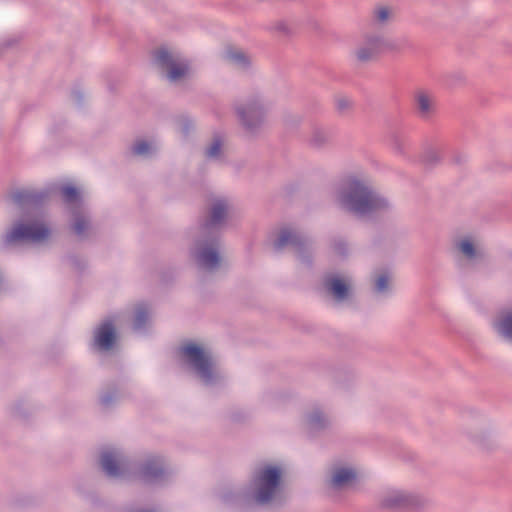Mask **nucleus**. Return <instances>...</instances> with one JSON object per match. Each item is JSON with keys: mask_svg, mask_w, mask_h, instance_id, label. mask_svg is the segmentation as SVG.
Segmentation results:
<instances>
[{"mask_svg": "<svg viewBox=\"0 0 512 512\" xmlns=\"http://www.w3.org/2000/svg\"><path fill=\"white\" fill-rule=\"evenodd\" d=\"M338 206L357 217H371L387 211L390 202L366 180L356 177L345 179L336 192Z\"/></svg>", "mask_w": 512, "mask_h": 512, "instance_id": "1", "label": "nucleus"}, {"mask_svg": "<svg viewBox=\"0 0 512 512\" xmlns=\"http://www.w3.org/2000/svg\"><path fill=\"white\" fill-rule=\"evenodd\" d=\"M229 203L225 198L212 199L202 233L207 237L197 243L194 257L198 266L206 271H215L221 263L219 241L216 233L223 227L229 213Z\"/></svg>", "mask_w": 512, "mask_h": 512, "instance_id": "2", "label": "nucleus"}, {"mask_svg": "<svg viewBox=\"0 0 512 512\" xmlns=\"http://www.w3.org/2000/svg\"><path fill=\"white\" fill-rule=\"evenodd\" d=\"M50 236V229L40 215H28L17 221L13 227L4 235L5 246L18 242L39 243Z\"/></svg>", "mask_w": 512, "mask_h": 512, "instance_id": "3", "label": "nucleus"}, {"mask_svg": "<svg viewBox=\"0 0 512 512\" xmlns=\"http://www.w3.org/2000/svg\"><path fill=\"white\" fill-rule=\"evenodd\" d=\"M180 352L186 363L205 385H213L220 380V372L209 351L196 344L189 343L182 346Z\"/></svg>", "mask_w": 512, "mask_h": 512, "instance_id": "4", "label": "nucleus"}, {"mask_svg": "<svg viewBox=\"0 0 512 512\" xmlns=\"http://www.w3.org/2000/svg\"><path fill=\"white\" fill-rule=\"evenodd\" d=\"M153 61L172 83L179 82L190 75L191 69L188 60L176 50L161 47L155 50Z\"/></svg>", "mask_w": 512, "mask_h": 512, "instance_id": "5", "label": "nucleus"}, {"mask_svg": "<svg viewBox=\"0 0 512 512\" xmlns=\"http://www.w3.org/2000/svg\"><path fill=\"white\" fill-rule=\"evenodd\" d=\"M281 470L276 466H264L258 469L251 482V494L259 504L270 503L280 486Z\"/></svg>", "mask_w": 512, "mask_h": 512, "instance_id": "6", "label": "nucleus"}, {"mask_svg": "<svg viewBox=\"0 0 512 512\" xmlns=\"http://www.w3.org/2000/svg\"><path fill=\"white\" fill-rule=\"evenodd\" d=\"M235 111L241 124L253 131L264 122L267 106L261 97L255 96L237 104Z\"/></svg>", "mask_w": 512, "mask_h": 512, "instance_id": "7", "label": "nucleus"}, {"mask_svg": "<svg viewBox=\"0 0 512 512\" xmlns=\"http://www.w3.org/2000/svg\"><path fill=\"white\" fill-rule=\"evenodd\" d=\"M100 463L103 471L109 477H126L132 471L131 463L120 450L115 448L103 450Z\"/></svg>", "mask_w": 512, "mask_h": 512, "instance_id": "8", "label": "nucleus"}, {"mask_svg": "<svg viewBox=\"0 0 512 512\" xmlns=\"http://www.w3.org/2000/svg\"><path fill=\"white\" fill-rule=\"evenodd\" d=\"M396 48L395 43L385 38L384 35L376 33V34H367L364 37L362 44L357 49L356 55L358 60L362 62H367L375 59L379 54L394 50Z\"/></svg>", "mask_w": 512, "mask_h": 512, "instance_id": "9", "label": "nucleus"}, {"mask_svg": "<svg viewBox=\"0 0 512 512\" xmlns=\"http://www.w3.org/2000/svg\"><path fill=\"white\" fill-rule=\"evenodd\" d=\"M286 247H292L295 253L304 260V252L308 251L310 241L299 231L292 228H282L273 242L275 251L280 252Z\"/></svg>", "mask_w": 512, "mask_h": 512, "instance_id": "10", "label": "nucleus"}, {"mask_svg": "<svg viewBox=\"0 0 512 512\" xmlns=\"http://www.w3.org/2000/svg\"><path fill=\"white\" fill-rule=\"evenodd\" d=\"M423 499L403 490L390 489L385 491L380 499V505L387 509L418 508Z\"/></svg>", "mask_w": 512, "mask_h": 512, "instance_id": "11", "label": "nucleus"}, {"mask_svg": "<svg viewBox=\"0 0 512 512\" xmlns=\"http://www.w3.org/2000/svg\"><path fill=\"white\" fill-rule=\"evenodd\" d=\"M357 471L346 465H334L330 469L329 486L337 491L350 489L357 483Z\"/></svg>", "mask_w": 512, "mask_h": 512, "instance_id": "12", "label": "nucleus"}, {"mask_svg": "<svg viewBox=\"0 0 512 512\" xmlns=\"http://www.w3.org/2000/svg\"><path fill=\"white\" fill-rule=\"evenodd\" d=\"M139 478L146 483H156L164 479L166 470L159 457L148 458L140 467Z\"/></svg>", "mask_w": 512, "mask_h": 512, "instance_id": "13", "label": "nucleus"}, {"mask_svg": "<svg viewBox=\"0 0 512 512\" xmlns=\"http://www.w3.org/2000/svg\"><path fill=\"white\" fill-rule=\"evenodd\" d=\"M115 339V329L111 320H105L94 332V346L98 350H110L114 345Z\"/></svg>", "mask_w": 512, "mask_h": 512, "instance_id": "14", "label": "nucleus"}, {"mask_svg": "<svg viewBox=\"0 0 512 512\" xmlns=\"http://www.w3.org/2000/svg\"><path fill=\"white\" fill-rule=\"evenodd\" d=\"M456 248L468 261H476L484 255L481 245L470 237H464L458 240L456 242Z\"/></svg>", "mask_w": 512, "mask_h": 512, "instance_id": "15", "label": "nucleus"}, {"mask_svg": "<svg viewBox=\"0 0 512 512\" xmlns=\"http://www.w3.org/2000/svg\"><path fill=\"white\" fill-rule=\"evenodd\" d=\"M324 286L338 302L344 301L349 297V285L338 276L329 275L325 277Z\"/></svg>", "mask_w": 512, "mask_h": 512, "instance_id": "16", "label": "nucleus"}, {"mask_svg": "<svg viewBox=\"0 0 512 512\" xmlns=\"http://www.w3.org/2000/svg\"><path fill=\"white\" fill-rule=\"evenodd\" d=\"M415 106L421 118H429L435 111V97L425 91L419 90L415 93Z\"/></svg>", "mask_w": 512, "mask_h": 512, "instance_id": "17", "label": "nucleus"}, {"mask_svg": "<svg viewBox=\"0 0 512 512\" xmlns=\"http://www.w3.org/2000/svg\"><path fill=\"white\" fill-rule=\"evenodd\" d=\"M47 195V192L44 191L19 190L12 194V200L20 207H34L40 204Z\"/></svg>", "mask_w": 512, "mask_h": 512, "instance_id": "18", "label": "nucleus"}, {"mask_svg": "<svg viewBox=\"0 0 512 512\" xmlns=\"http://www.w3.org/2000/svg\"><path fill=\"white\" fill-rule=\"evenodd\" d=\"M466 432L472 441L479 444H484V442L490 437V431L483 419L475 423L471 422L467 424Z\"/></svg>", "mask_w": 512, "mask_h": 512, "instance_id": "19", "label": "nucleus"}, {"mask_svg": "<svg viewBox=\"0 0 512 512\" xmlns=\"http://www.w3.org/2000/svg\"><path fill=\"white\" fill-rule=\"evenodd\" d=\"M225 59L239 69H246L251 63L250 56L245 52L234 48L227 49L225 52Z\"/></svg>", "mask_w": 512, "mask_h": 512, "instance_id": "20", "label": "nucleus"}, {"mask_svg": "<svg viewBox=\"0 0 512 512\" xmlns=\"http://www.w3.org/2000/svg\"><path fill=\"white\" fill-rule=\"evenodd\" d=\"M496 331L512 342V310L502 313L494 323Z\"/></svg>", "mask_w": 512, "mask_h": 512, "instance_id": "21", "label": "nucleus"}, {"mask_svg": "<svg viewBox=\"0 0 512 512\" xmlns=\"http://www.w3.org/2000/svg\"><path fill=\"white\" fill-rule=\"evenodd\" d=\"M157 148L155 142L137 140L132 146V153L137 156L149 157L157 151Z\"/></svg>", "mask_w": 512, "mask_h": 512, "instance_id": "22", "label": "nucleus"}, {"mask_svg": "<svg viewBox=\"0 0 512 512\" xmlns=\"http://www.w3.org/2000/svg\"><path fill=\"white\" fill-rule=\"evenodd\" d=\"M150 318L149 308L146 304H139L135 309L133 328L140 331L146 327Z\"/></svg>", "mask_w": 512, "mask_h": 512, "instance_id": "23", "label": "nucleus"}, {"mask_svg": "<svg viewBox=\"0 0 512 512\" xmlns=\"http://www.w3.org/2000/svg\"><path fill=\"white\" fill-rule=\"evenodd\" d=\"M393 10L386 6H378L374 9L372 15V24L373 25H385L393 18Z\"/></svg>", "mask_w": 512, "mask_h": 512, "instance_id": "24", "label": "nucleus"}, {"mask_svg": "<svg viewBox=\"0 0 512 512\" xmlns=\"http://www.w3.org/2000/svg\"><path fill=\"white\" fill-rule=\"evenodd\" d=\"M328 418L320 410L312 411L307 418V425L311 431H318L327 426Z\"/></svg>", "mask_w": 512, "mask_h": 512, "instance_id": "25", "label": "nucleus"}, {"mask_svg": "<svg viewBox=\"0 0 512 512\" xmlns=\"http://www.w3.org/2000/svg\"><path fill=\"white\" fill-rule=\"evenodd\" d=\"M331 139V134L329 131L322 127H314L310 136V144L314 147H322L326 143H328Z\"/></svg>", "mask_w": 512, "mask_h": 512, "instance_id": "26", "label": "nucleus"}, {"mask_svg": "<svg viewBox=\"0 0 512 512\" xmlns=\"http://www.w3.org/2000/svg\"><path fill=\"white\" fill-rule=\"evenodd\" d=\"M74 223H73V230L76 235L79 237L85 236L86 231L90 227L89 220L86 218V216L79 214L78 212L74 211Z\"/></svg>", "mask_w": 512, "mask_h": 512, "instance_id": "27", "label": "nucleus"}, {"mask_svg": "<svg viewBox=\"0 0 512 512\" xmlns=\"http://www.w3.org/2000/svg\"><path fill=\"white\" fill-rule=\"evenodd\" d=\"M62 196L64 201L69 204H78L80 201V196L78 190L73 186H64L61 189Z\"/></svg>", "mask_w": 512, "mask_h": 512, "instance_id": "28", "label": "nucleus"}, {"mask_svg": "<svg viewBox=\"0 0 512 512\" xmlns=\"http://www.w3.org/2000/svg\"><path fill=\"white\" fill-rule=\"evenodd\" d=\"M392 147L396 153L404 154L410 147L409 140L402 135H395L392 139Z\"/></svg>", "mask_w": 512, "mask_h": 512, "instance_id": "29", "label": "nucleus"}, {"mask_svg": "<svg viewBox=\"0 0 512 512\" xmlns=\"http://www.w3.org/2000/svg\"><path fill=\"white\" fill-rule=\"evenodd\" d=\"M221 146V140L219 138H215L205 150L206 157L209 159H218L221 155Z\"/></svg>", "mask_w": 512, "mask_h": 512, "instance_id": "30", "label": "nucleus"}, {"mask_svg": "<svg viewBox=\"0 0 512 512\" xmlns=\"http://www.w3.org/2000/svg\"><path fill=\"white\" fill-rule=\"evenodd\" d=\"M389 279L386 274H381L377 277L375 281V290L378 293H384L388 290Z\"/></svg>", "mask_w": 512, "mask_h": 512, "instance_id": "31", "label": "nucleus"}, {"mask_svg": "<svg viewBox=\"0 0 512 512\" xmlns=\"http://www.w3.org/2000/svg\"><path fill=\"white\" fill-rule=\"evenodd\" d=\"M332 249H333L334 253L339 256L346 255V253L348 251L347 244L342 239L335 240L332 244Z\"/></svg>", "mask_w": 512, "mask_h": 512, "instance_id": "32", "label": "nucleus"}, {"mask_svg": "<svg viewBox=\"0 0 512 512\" xmlns=\"http://www.w3.org/2000/svg\"><path fill=\"white\" fill-rule=\"evenodd\" d=\"M441 159V153L436 149H430L425 154V161L429 164H435Z\"/></svg>", "mask_w": 512, "mask_h": 512, "instance_id": "33", "label": "nucleus"}, {"mask_svg": "<svg viewBox=\"0 0 512 512\" xmlns=\"http://www.w3.org/2000/svg\"><path fill=\"white\" fill-rule=\"evenodd\" d=\"M351 106V100L349 98L341 97L337 99V107L339 110L347 109Z\"/></svg>", "mask_w": 512, "mask_h": 512, "instance_id": "34", "label": "nucleus"}, {"mask_svg": "<svg viewBox=\"0 0 512 512\" xmlns=\"http://www.w3.org/2000/svg\"><path fill=\"white\" fill-rule=\"evenodd\" d=\"M115 399V394L114 393H106L104 395L101 396V404L103 406H109Z\"/></svg>", "mask_w": 512, "mask_h": 512, "instance_id": "35", "label": "nucleus"}, {"mask_svg": "<svg viewBox=\"0 0 512 512\" xmlns=\"http://www.w3.org/2000/svg\"><path fill=\"white\" fill-rule=\"evenodd\" d=\"M275 28H276L277 31H279L280 33H282L284 35H288L291 32V28H290V26L286 22H279L275 26Z\"/></svg>", "mask_w": 512, "mask_h": 512, "instance_id": "36", "label": "nucleus"}, {"mask_svg": "<svg viewBox=\"0 0 512 512\" xmlns=\"http://www.w3.org/2000/svg\"><path fill=\"white\" fill-rule=\"evenodd\" d=\"M73 97L75 98L76 101L80 102V100L82 99V95L80 92H75L73 93Z\"/></svg>", "mask_w": 512, "mask_h": 512, "instance_id": "37", "label": "nucleus"}, {"mask_svg": "<svg viewBox=\"0 0 512 512\" xmlns=\"http://www.w3.org/2000/svg\"><path fill=\"white\" fill-rule=\"evenodd\" d=\"M138 512H154L152 510H141V511H138Z\"/></svg>", "mask_w": 512, "mask_h": 512, "instance_id": "38", "label": "nucleus"}]
</instances>
